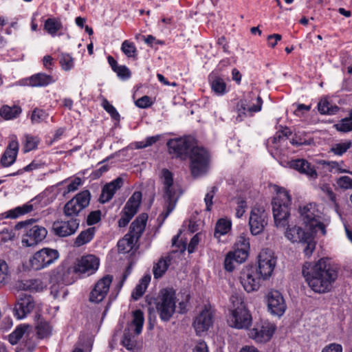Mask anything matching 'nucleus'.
Masks as SVG:
<instances>
[{
  "instance_id": "c756f323",
  "label": "nucleus",
  "mask_w": 352,
  "mask_h": 352,
  "mask_svg": "<svg viewBox=\"0 0 352 352\" xmlns=\"http://www.w3.org/2000/svg\"><path fill=\"white\" fill-rule=\"evenodd\" d=\"M28 80L32 87H45L54 82L52 76L44 73L32 75Z\"/></svg>"
},
{
  "instance_id": "412c9836",
  "label": "nucleus",
  "mask_w": 352,
  "mask_h": 352,
  "mask_svg": "<svg viewBox=\"0 0 352 352\" xmlns=\"http://www.w3.org/2000/svg\"><path fill=\"white\" fill-rule=\"evenodd\" d=\"M34 306V301L32 296L21 294L14 309V315L18 319H22L33 310Z\"/></svg>"
},
{
  "instance_id": "a878e982",
  "label": "nucleus",
  "mask_w": 352,
  "mask_h": 352,
  "mask_svg": "<svg viewBox=\"0 0 352 352\" xmlns=\"http://www.w3.org/2000/svg\"><path fill=\"white\" fill-rule=\"evenodd\" d=\"M18 150V142L15 140L10 142L1 156V164L3 167H8L13 164L16 161Z\"/></svg>"
},
{
  "instance_id": "8fccbe9b",
  "label": "nucleus",
  "mask_w": 352,
  "mask_h": 352,
  "mask_svg": "<svg viewBox=\"0 0 352 352\" xmlns=\"http://www.w3.org/2000/svg\"><path fill=\"white\" fill-rule=\"evenodd\" d=\"M123 53L129 58L136 56V48L133 43L124 41L121 47Z\"/></svg>"
},
{
  "instance_id": "7c9ffc66",
  "label": "nucleus",
  "mask_w": 352,
  "mask_h": 352,
  "mask_svg": "<svg viewBox=\"0 0 352 352\" xmlns=\"http://www.w3.org/2000/svg\"><path fill=\"white\" fill-rule=\"evenodd\" d=\"M151 276L149 274L144 275L139 281L131 294V298L133 300H138L141 298L146 292L149 283L151 282Z\"/></svg>"
},
{
  "instance_id": "473e14b6",
  "label": "nucleus",
  "mask_w": 352,
  "mask_h": 352,
  "mask_svg": "<svg viewBox=\"0 0 352 352\" xmlns=\"http://www.w3.org/2000/svg\"><path fill=\"white\" fill-rule=\"evenodd\" d=\"M37 322L36 325V330L38 337L40 339L45 338L51 335L52 327L50 323L42 318L40 315L36 316Z\"/></svg>"
},
{
  "instance_id": "f03ea898",
  "label": "nucleus",
  "mask_w": 352,
  "mask_h": 352,
  "mask_svg": "<svg viewBox=\"0 0 352 352\" xmlns=\"http://www.w3.org/2000/svg\"><path fill=\"white\" fill-rule=\"evenodd\" d=\"M302 273L312 291L317 294H326L333 289L339 270L329 260L322 258L314 263H306Z\"/></svg>"
},
{
  "instance_id": "58836bf2",
  "label": "nucleus",
  "mask_w": 352,
  "mask_h": 352,
  "mask_svg": "<svg viewBox=\"0 0 352 352\" xmlns=\"http://www.w3.org/2000/svg\"><path fill=\"white\" fill-rule=\"evenodd\" d=\"M231 228L230 221L224 219H219L215 226L214 236H219L229 232Z\"/></svg>"
},
{
  "instance_id": "4c0bfd02",
  "label": "nucleus",
  "mask_w": 352,
  "mask_h": 352,
  "mask_svg": "<svg viewBox=\"0 0 352 352\" xmlns=\"http://www.w3.org/2000/svg\"><path fill=\"white\" fill-rule=\"evenodd\" d=\"M29 325L20 324L16 329L9 335L8 340L12 344H16L18 341L22 338L24 333L26 332Z\"/></svg>"
},
{
  "instance_id": "f257e3e1",
  "label": "nucleus",
  "mask_w": 352,
  "mask_h": 352,
  "mask_svg": "<svg viewBox=\"0 0 352 352\" xmlns=\"http://www.w3.org/2000/svg\"><path fill=\"white\" fill-rule=\"evenodd\" d=\"M168 152L175 157L186 160L190 157V168L194 177L207 173L210 164V155L203 147L195 146L194 140L190 137L170 140L167 142Z\"/></svg>"
},
{
  "instance_id": "0e129e2a",
  "label": "nucleus",
  "mask_w": 352,
  "mask_h": 352,
  "mask_svg": "<svg viewBox=\"0 0 352 352\" xmlns=\"http://www.w3.org/2000/svg\"><path fill=\"white\" fill-rule=\"evenodd\" d=\"M237 248H239L242 250H250V242L249 238H248L245 234H241L238 238L236 242Z\"/></svg>"
},
{
  "instance_id": "39448f33",
  "label": "nucleus",
  "mask_w": 352,
  "mask_h": 352,
  "mask_svg": "<svg viewBox=\"0 0 352 352\" xmlns=\"http://www.w3.org/2000/svg\"><path fill=\"white\" fill-rule=\"evenodd\" d=\"M291 197L285 188H280L272 200V212L274 223L278 228H285L288 224Z\"/></svg>"
},
{
  "instance_id": "20e7f679",
  "label": "nucleus",
  "mask_w": 352,
  "mask_h": 352,
  "mask_svg": "<svg viewBox=\"0 0 352 352\" xmlns=\"http://www.w3.org/2000/svg\"><path fill=\"white\" fill-rule=\"evenodd\" d=\"M147 220L148 214L142 213L131 223L129 232L118 242L117 246L120 254H126L132 250L135 243L144 230Z\"/></svg>"
},
{
  "instance_id": "864d4df0",
  "label": "nucleus",
  "mask_w": 352,
  "mask_h": 352,
  "mask_svg": "<svg viewBox=\"0 0 352 352\" xmlns=\"http://www.w3.org/2000/svg\"><path fill=\"white\" fill-rule=\"evenodd\" d=\"M121 343L128 350H133L135 346V342L132 339V335L129 331L126 332V331L124 333Z\"/></svg>"
},
{
  "instance_id": "052dcab7",
  "label": "nucleus",
  "mask_w": 352,
  "mask_h": 352,
  "mask_svg": "<svg viewBox=\"0 0 352 352\" xmlns=\"http://www.w3.org/2000/svg\"><path fill=\"white\" fill-rule=\"evenodd\" d=\"M19 287L23 290H36L38 287V280H26L21 282Z\"/></svg>"
},
{
  "instance_id": "bf43d9fd",
  "label": "nucleus",
  "mask_w": 352,
  "mask_h": 352,
  "mask_svg": "<svg viewBox=\"0 0 352 352\" xmlns=\"http://www.w3.org/2000/svg\"><path fill=\"white\" fill-rule=\"evenodd\" d=\"M154 301V297L151 295V294H148V295H146V297H145V301H144V304H142V307L143 308L144 307H147L148 308V314H149V320H150V327H152V322H151V318L153 317V308L151 307V305L153 303V302Z\"/></svg>"
},
{
  "instance_id": "72a5a7b5",
  "label": "nucleus",
  "mask_w": 352,
  "mask_h": 352,
  "mask_svg": "<svg viewBox=\"0 0 352 352\" xmlns=\"http://www.w3.org/2000/svg\"><path fill=\"white\" fill-rule=\"evenodd\" d=\"M95 232V227L89 228L82 231L75 239L74 246L78 248L91 241L94 236Z\"/></svg>"
},
{
  "instance_id": "aec40b11",
  "label": "nucleus",
  "mask_w": 352,
  "mask_h": 352,
  "mask_svg": "<svg viewBox=\"0 0 352 352\" xmlns=\"http://www.w3.org/2000/svg\"><path fill=\"white\" fill-rule=\"evenodd\" d=\"M267 307L272 314L281 316L285 312L287 306L281 293L273 290L267 294Z\"/></svg>"
},
{
  "instance_id": "f3484780",
  "label": "nucleus",
  "mask_w": 352,
  "mask_h": 352,
  "mask_svg": "<svg viewBox=\"0 0 352 352\" xmlns=\"http://www.w3.org/2000/svg\"><path fill=\"white\" fill-rule=\"evenodd\" d=\"M275 330L276 326L274 324L268 321H263L256 324L254 328L250 330V337L256 342L265 343L270 340Z\"/></svg>"
},
{
  "instance_id": "37998d69",
  "label": "nucleus",
  "mask_w": 352,
  "mask_h": 352,
  "mask_svg": "<svg viewBox=\"0 0 352 352\" xmlns=\"http://www.w3.org/2000/svg\"><path fill=\"white\" fill-rule=\"evenodd\" d=\"M313 233L309 234L301 243L305 245L303 249L304 253L308 257H309L316 248V243L314 241Z\"/></svg>"
},
{
  "instance_id": "cd10ccee",
  "label": "nucleus",
  "mask_w": 352,
  "mask_h": 352,
  "mask_svg": "<svg viewBox=\"0 0 352 352\" xmlns=\"http://www.w3.org/2000/svg\"><path fill=\"white\" fill-rule=\"evenodd\" d=\"M70 270H65L63 267H58L52 276V281H55L58 285H67L73 283L72 278H69Z\"/></svg>"
},
{
  "instance_id": "a211bd4d",
  "label": "nucleus",
  "mask_w": 352,
  "mask_h": 352,
  "mask_svg": "<svg viewBox=\"0 0 352 352\" xmlns=\"http://www.w3.org/2000/svg\"><path fill=\"white\" fill-rule=\"evenodd\" d=\"M112 280L111 275H106L100 279L90 292L89 300L95 303L101 302L107 296Z\"/></svg>"
},
{
  "instance_id": "ea45409f",
  "label": "nucleus",
  "mask_w": 352,
  "mask_h": 352,
  "mask_svg": "<svg viewBox=\"0 0 352 352\" xmlns=\"http://www.w3.org/2000/svg\"><path fill=\"white\" fill-rule=\"evenodd\" d=\"M59 63L63 70L69 71L74 66V58L69 54L62 53L59 57Z\"/></svg>"
},
{
  "instance_id": "423d86ee",
  "label": "nucleus",
  "mask_w": 352,
  "mask_h": 352,
  "mask_svg": "<svg viewBox=\"0 0 352 352\" xmlns=\"http://www.w3.org/2000/svg\"><path fill=\"white\" fill-rule=\"evenodd\" d=\"M230 300L233 304V309L228 319L229 325L239 329H248L252 323V318L245 305L241 298L235 296H232Z\"/></svg>"
},
{
  "instance_id": "dca6fc26",
  "label": "nucleus",
  "mask_w": 352,
  "mask_h": 352,
  "mask_svg": "<svg viewBox=\"0 0 352 352\" xmlns=\"http://www.w3.org/2000/svg\"><path fill=\"white\" fill-rule=\"evenodd\" d=\"M162 302L158 307L160 317L163 320H168L175 309V292L172 288L164 289L161 291Z\"/></svg>"
},
{
  "instance_id": "5701e85b",
  "label": "nucleus",
  "mask_w": 352,
  "mask_h": 352,
  "mask_svg": "<svg viewBox=\"0 0 352 352\" xmlns=\"http://www.w3.org/2000/svg\"><path fill=\"white\" fill-rule=\"evenodd\" d=\"M213 322V314L210 307L205 308L195 318L193 327L197 335L208 331Z\"/></svg>"
},
{
  "instance_id": "f704fd0d",
  "label": "nucleus",
  "mask_w": 352,
  "mask_h": 352,
  "mask_svg": "<svg viewBox=\"0 0 352 352\" xmlns=\"http://www.w3.org/2000/svg\"><path fill=\"white\" fill-rule=\"evenodd\" d=\"M62 28L63 25L59 18L50 17L45 21L44 30L52 36L56 35Z\"/></svg>"
},
{
  "instance_id": "393cba45",
  "label": "nucleus",
  "mask_w": 352,
  "mask_h": 352,
  "mask_svg": "<svg viewBox=\"0 0 352 352\" xmlns=\"http://www.w3.org/2000/svg\"><path fill=\"white\" fill-rule=\"evenodd\" d=\"M287 166L291 168L298 170L300 173L305 174L310 177H317V173L314 168L304 159L291 160L287 162Z\"/></svg>"
},
{
  "instance_id": "13d9d810",
  "label": "nucleus",
  "mask_w": 352,
  "mask_h": 352,
  "mask_svg": "<svg viewBox=\"0 0 352 352\" xmlns=\"http://www.w3.org/2000/svg\"><path fill=\"white\" fill-rule=\"evenodd\" d=\"M101 219V211L98 210L91 212L87 218V223L88 226H93Z\"/></svg>"
},
{
  "instance_id": "c85d7f7f",
  "label": "nucleus",
  "mask_w": 352,
  "mask_h": 352,
  "mask_svg": "<svg viewBox=\"0 0 352 352\" xmlns=\"http://www.w3.org/2000/svg\"><path fill=\"white\" fill-rule=\"evenodd\" d=\"M311 232H305L297 226L289 227L285 232L286 237L293 243L302 242Z\"/></svg>"
},
{
  "instance_id": "f8f14e48",
  "label": "nucleus",
  "mask_w": 352,
  "mask_h": 352,
  "mask_svg": "<svg viewBox=\"0 0 352 352\" xmlns=\"http://www.w3.org/2000/svg\"><path fill=\"white\" fill-rule=\"evenodd\" d=\"M141 201L142 193L139 191L133 192L120 212L121 217L118 221L119 228H124L128 225L138 212Z\"/></svg>"
},
{
  "instance_id": "c9c22d12",
  "label": "nucleus",
  "mask_w": 352,
  "mask_h": 352,
  "mask_svg": "<svg viewBox=\"0 0 352 352\" xmlns=\"http://www.w3.org/2000/svg\"><path fill=\"white\" fill-rule=\"evenodd\" d=\"M21 111V108L19 106L3 105L0 109V116L5 120H11L17 118Z\"/></svg>"
},
{
  "instance_id": "a19ab883",
  "label": "nucleus",
  "mask_w": 352,
  "mask_h": 352,
  "mask_svg": "<svg viewBox=\"0 0 352 352\" xmlns=\"http://www.w3.org/2000/svg\"><path fill=\"white\" fill-rule=\"evenodd\" d=\"M352 146V142L350 140H346L344 142L335 144L332 146L331 151L336 155L341 156L345 153L348 149Z\"/></svg>"
},
{
  "instance_id": "c03bdc74",
  "label": "nucleus",
  "mask_w": 352,
  "mask_h": 352,
  "mask_svg": "<svg viewBox=\"0 0 352 352\" xmlns=\"http://www.w3.org/2000/svg\"><path fill=\"white\" fill-rule=\"evenodd\" d=\"M336 129L342 132H349L352 131V118H349L342 119L338 124L335 125Z\"/></svg>"
},
{
  "instance_id": "603ef678",
  "label": "nucleus",
  "mask_w": 352,
  "mask_h": 352,
  "mask_svg": "<svg viewBox=\"0 0 352 352\" xmlns=\"http://www.w3.org/2000/svg\"><path fill=\"white\" fill-rule=\"evenodd\" d=\"M236 208L235 216L237 218H241L243 214L245 213L246 208L248 207L246 201L242 197H238L236 199Z\"/></svg>"
},
{
  "instance_id": "2f4dec72",
  "label": "nucleus",
  "mask_w": 352,
  "mask_h": 352,
  "mask_svg": "<svg viewBox=\"0 0 352 352\" xmlns=\"http://www.w3.org/2000/svg\"><path fill=\"white\" fill-rule=\"evenodd\" d=\"M209 80L212 91L217 95L221 96L227 92L226 84L223 78L215 74H210Z\"/></svg>"
},
{
  "instance_id": "2eb2a0df",
  "label": "nucleus",
  "mask_w": 352,
  "mask_h": 352,
  "mask_svg": "<svg viewBox=\"0 0 352 352\" xmlns=\"http://www.w3.org/2000/svg\"><path fill=\"white\" fill-rule=\"evenodd\" d=\"M276 265V258L274 252L270 249L262 250L258 256V266H256L258 273L267 279L271 276Z\"/></svg>"
},
{
  "instance_id": "338daca9",
  "label": "nucleus",
  "mask_w": 352,
  "mask_h": 352,
  "mask_svg": "<svg viewBox=\"0 0 352 352\" xmlns=\"http://www.w3.org/2000/svg\"><path fill=\"white\" fill-rule=\"evenodd\" d=\"M135 104L137 107L144 109L151 106L152 102L151 101V98L148 96H144L142 98L138 99Z\"/></svg>"
},
{
  "instance_id": "09e8293b",
  "label": "nucleus",
  "mask_w": 352,
  "mask_h": 352,
  "mask_svg": "<svg viewBox=\"0 0 352 352\" xmlns=\"http://www.w3.org/2000/svg\"><path fill=\"white\" fill-rule=\"evenodd\" d=\"M9 277L8 265L5 261L0 260V287L8 281Z\"/></svg>"
},
{
  "instance_id": "4be33fe9",
  "label": "nucleus",
  "mask_w": 352,
  "mask_h": 352,
  "mask_svg": "<svg viewBox=\"0 0 352 352\" xmlns=\"http://www.w3.org/2000/svg\"><path fill=\"white\" fill-rule=\"evenodd\" d=\"M99 259L93 254L82 256L78 261L74 268L76 272L81 274H87L90 275L94 274L98 268Z\"/></svg>"
},
{
  "instance_id": "79ce46f5",
  "label": "nucleus",
  "mask_w": 352,
  "mask_h": 352,
  "mask_svg": "<svg viewBox=\"0 0 352 352\" xmlns=\"http://www.w3.org/2000/svg\"><path fill=\"white\" fill-rule=\"evenodd\" d=\"M133 324L135 327V333L140 334L142 330L144 324V314L140 309H138L133 313Z\"/></svg>"
},
{
  "instance_id": "9d476101",
  "label": "nucleus",
  "mask_w": 352,
  "mask_h": 352,
  "mask_svg": "<svg viewBox=\"0 0 352 352\" xmlns=\"http://www.w3.org/2000/svg\"><path fill=\"white\" fill-rule=\"evenodd\" d=\"M58 258L59 252L57 250L44 248L35 252L29 262L33 270H41L54 263Z\"/></svg>"
},
{
  "instance_id": "6ab92c4d",
  "label": "nucleus",
  "mask_w": 352,
  "mask_h": 352,
  "mask_svg": "<svg viewBox=\"0 0 352 352\" xmlns=\"http://www.w3.org/2000/svg\"><path fill=\"white\" fill-rule=\"evenodd\" d=\"M80 219L71 218L69 220L55 221L53 223L54 234L59 237H67L74 234L80 226Z\"/></svg>"
},
{
  "instance_id": "49530a36",
  "label": "nucleus",
  "mask_w": 352,
  "mask_h": 352,
  "mask_svg": "<svg viewBox=\"0 0 352 352\" xmlns=\"http://www.w3.org/2000/svg\"><path fill=\"white\" fill-rule=\"evenodd\" d=\"M48 114L43 109L35 108L31 115V121L32 123H40L45 120Z\"/></svg>"
},
{
  "instance_id": "6e6552de",
  "label": "nucleus",
  "mask_w": 352,
  "mask_h": 352,
  "mask_svg": "<svg viewBox=\"0 0 352 352\" xmlns=\"http://www.w3.org/2000/svg\"><path fill=\"white\" fill-rule=\"evenodd\" d=\"M300 212L304 223L311 232H320L322 235L326 234V225L319 220V211L316 204L310 203L300 208Z\"/></svg>"
},
{
  "instance_id": "de8ad7c7",
  "label": "nucleus",
  "mask_w": 352,
  "mask_h": 352,
  "mask_svg": "<svg viewBox=\"0 0 352 352\" xmlns=\"http://www.w3.org/2000/svg\"><path fill=\"white\" fill-rule=\"evenodd\" d=\"M102 107L104 110L109 113L111 118L116 121L119 122L120 120V116L117 111L116 109L111 104L107 99H104L102 101Z\"/></svg>"
},
{
  "instance_id": "774afa93",
  "label": "nucleus",
  "mask_w": 352,
  "mask_h": 352,
  "mask_svg": "<svg viewBox=\"0 0 352 352\" xmlns=\"http://www.w3.org/2000/svg\"><path fill=\"white\" fill-rule=\"evenodd\" d=\"M321 352H342V346L338 343H331L326 345Z\"/></svg>"
},
{
  "instance_id": "b1692460",
  "label": "nucleus",
  "mask_w": 352,
  "mask_h": 352,
  "mask_svg": "<svg viewBox=\"0 0 352 352\" xmlns=\"http://www.w3.org/2000/svg\"><path fill=\"white\" fill-rule=\"evenodd\" d=\"M124 184V180L121 177H118L112 182L106 184L102 189L101 195L99 197V201L102 204L109 201L118 190L121 188Z\"/></svg>"
},
{
  "instance_id": "ddd939ff",
  "label": "nucleus",
  "mask_w": 352,
  "mask_h": 352,
  "mask_svg": "<svg viewBox=\"0 0 352 352\" xmlns=\"http://www.w3.org/2000/svg\"><path fill=\"white\" fill-rule=\"evenodd\" d=\"M263 100L259 96L249 94L245 98L241 100L237 104L238 116L241 120L242 116H252L254 113L261 110Z\"/></svg>"
},
{
  "instance_id": "e433bc0d",
  "label": "nucleus",
  "mask_w": 352,
  "mask_h": 352,
  "mask_svg": "<svg viewBox=\"0 0 352 352\" xmlns=\"http://www.w3.org/2000/svg\"><path fill=\"white\" fill-rule=\"evenodd\" d=\"M171 262V258L168 256L161 258L157 263H155V278L162 277L166 272Z\"/></svg>"
},
{
  "instance_id": "5fc2aeb1",
  "label": "nucleus",
  "mask_w": 352,
  "mask_h": 352,
  "mask_svg": "<svg viewBox=\"0 0 352 352\" xmlns=\"http://www.w3.org/2000/svg\"><path fill=\"white\" fill-rule=\"evenodd\" d=\"M217 191V188L216 186H213V187H212L211 190L208 192L206 193V195L205 196L204 201L206 204V209L207 211L211 210V208H212V206L213 204L212 199H213L214 196Z\"/></svg>"
},
{
  "instance_id": "bb28decb",
  "label": "nucleus",
  "mask_w": 352,
  "mask_h": 352,
  "mask_svg": "<svg viewBox=\"0 0 352 352\" xmlns=\"http://www.w3.org/2000/svg\"><path fill=\"white\" fill-rule=\"evenodd\" d=\"M37 199V197H34L31 201L21 206H17L14 209L10 210L4 213L1 214L2 219H16L21 215L30 213L34 210V205L31 202L34 201Z\"/></svg>"
},
{
  "instance_id": "6e6d98bb",
  "label": "nucleus",
  "mask_w": 352,
  "mask_h": 352,
  "mask_svg": "<svg viewBox=\"0 0 352 352\" xmlns=\"http://www.w3.org/2000/svg\"><path fill=\"white\" fill-rule=\"evenodd\" d=\"M42 166H43L42 163H40L39 162H36L35 160H33L30 164H28V166H25L23 169H21V170H18V172H16V173H14L10 174L9 175L10 176H14V175H19V174H21L23 172H30V171H32L33 170L39 168Z\"/></svg>"
},
{
  "instance_id": "680f3d73",
  "label": "nucleus",
  "mask_w": 352,
  "mask_h": 352,
  "mask_svg": "<svg viewBox=\"0 0 352 352\" xmlns=\"http://www.w3.org/2000/svg\"><path fill=\"white\" fill-rule=\"evenodd\" d=\"M114 72L122 80H127L131 77V72L125 65H120Z\"/></svg>"
},
{
  "instance_id": "1a4fd4ad",
  "label": "nucleus",
  "mask_w": 352,
  "mask_h": 352,
  "mask_svg": "<svg viewBox=\"0 0 352 352\" xmlns=\"http://www.w3.org/2000/svg\"><path fill=\"white\" fill-rule=\"evenodd\" d=\"M91 193L84 190L76 194L64 206L63 213L66 217L75 218L83 209L89 205Z\"/></svg>"
},
{
  "instance_id": "e2e57ef3",
  "label": "nucleus",
  "mask_w": 352,
  "mask_h": 352,
  "mask_svg": "<svg viewBox=\"0 0 352 352\" xmlns=\"http://www.w3.org/2000/svg\"><path fill=\"white\" fill-rule=\"evenodd\" d=\"M338 186L344 189H352V178L349 176H342L340 177L337 180Z\"/></svg>"
},
{
  "instance_id": "3c124183",
  "label": "nucleus",
  "mask_w": 352,
  "mask_h": 352,
  "mask_svg": "<svg viewBox=\"0 0 352 352\" xmlns=\"http://www.w3.org/2000/svg\"><path fill=\"white\" fill-rule=\"evenodd\" d=\"M38 141L32 135H25V146L23 148L24 153L29 152L36 148Z\"/></svg>"
},
{
  "instance_id": "7ed1b4c3",
  "label": "nucleus",
  "mask_w": 352,
  "mask_h": 352,
  "mask_svg": "<svg viewBox=\"0 0 352 352\" xmlns=\"http://www.w3.org/2000/svg\"><path fill=\"white\" fill-rule=\"evenodd\" d=\"M159 182L162 185L163 207L165 210L157 219V221L160 222V226H161L167 217L175 209L182 191H180L178 186L174 184L172 173L166 168H164L160 171Z\"/></svg>"
},
{
  "instance_id": "0eeeda50",
  "label": "nucleus",
  "mask_w": 352,
  "mask_h": 352,
  "mask_svg": "<svg viewBox=\"0 0 352 352\" xmlns=\"http://www.w3.org/2000/svg\"><path fill=\"white\" fill-rule=\"evenodd\" d=\"M36 219H30L17 223L14 226V230H19L25 229V236L22 239V243L26 247H31L38 244L45 239L47 234V230L43 226L33 225Z\"/></svg>"
},
{
  "instance_id": "9b49d317",
  "label": "nucleus",
  "mask_w": 352,
  "mask_h": 352,
  "mask_svg": "<svg viewBox=\"0 0 352 352\" xmlns=\"http://www.w3.org/2000/svg\"><path fill=\"white\" fill-rule=\"evenodd\" d=\"M264 279L258 271L256 265L245 266L240 274V282L247 292L257 291Z\"/></svg>"
},
{
  "instance_id": "a18cd8bd",
  "label": "nucleus",
  "mask_w": 352,
  "mask_h": 352,
  "mask_svg": "<svg viewBox=\"0 0 352 352\" xmlns=\"http://www.w3.org/2000/svg\"><path fill=\"white\" fill-rule=\"evenodd\" d=\"M248 252L249 250H242L239 248H237L234 252H230V253L233 256L236 263L240 264L247 259L248 256Z\"/></svg>"
},
{
  "instance_id": "69168bd1",
  "label": "nucleus",
  "mask_w": 352,
  "mask_h": 352,
  "mask_svg": "<svg viewBox=\"0 0 352 352\" xmlns=\"http://www.w3.org/2000/svg\"><path fill=\"white\" fill-rule=\"evenodd\" d=\"M235 264H236V261L234 260V258L232 256V254L229 252L226 255L224 261L225 269L228 272H232L235 268Z\"/></svg>"
},
{
  "instance_id": "4d7b16f0",
  "label": "nucleus",
  "mask_w": 352,
  "mask_h": 352,
  "mask_svg": "<svg viewBox=\"0 0 352 352\" xmlns=\"http://www.w3.org/2000/svg\"><path fill=\"white\" fill-rule=\"evenodd\" d=\"M330 103L326 99L321 100L318 104V111L322 114H332L333 110L330 108Z\"/></svg>"
},
{
  "instance_id": "4468645a",
  "label": "nucleus",
  "mask_w": 352,
  "mask_h": 352,
  "mask_svg": "<svg viewBox=\"0 0 352 352\" xmlns=\"http://www.w3.org/2000/svg\"><path fill=\"white\" fill-rule=\"evenodd\" d=\"M268 214L263 207L254 206L249 218L250 232L253 235L261 233L267 224Z\"/></svg>"
}]
</instances>
